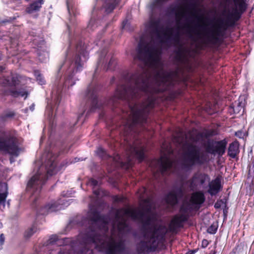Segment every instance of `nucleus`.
Returning a JSON list of instances; mask_svg holds the SVG:
<instances>
[{"mask_svg": "<svg viewBox=\"0 0 254 254\" xmlns=\"http://www.w3.org/2000/svg\"><path fill=\"white\" fill-rule=\"evenodd\" d=\"M33 197H34V195L32 196L31 199H32Z\"/></svg>", "mask_w": 254, "mask_h": 254, "instance_id": "nucleus-50", "label": "nucleus"}, {"mask_svg": "<svg viewBox=\"0 0 254 254\" xmlns=\"http://www.w3.org/2000/svg\"><path fill=\"white\" fill-rule=\"evenodd\" d=\"M44 165L39 167L27 184L28 189L39 192L49 176L56 174L59 170L56 165L55 158L49 152Z\"/></svg>", "mask_w": 254, "mask_h": 254, "instance_id": "nucleus-2", "label": "nucleus"}, {"mask_svg": "<svg viewBox=\"0 0 254 254\" xmlns=\"http://www.w3.org/2000/svg\"><path fill=\"white\" fill-rule=\"evenodd\" d=\"M168 153H172V151H170V150L168 151Z\"/></svg>", "mask_w": 254, "mask_h": 254, "instance_id": "nucleus-48", "label": "nucleus"}, {"mask_svg": "<svg viewBox=\"0 0 254 254\" xmlns=\"http://www.w3.org/2000/svg\"><path fill=\"white\" fill-rule=\"evenodd\" d=\"M64 65V64L61 65V68Z\"/></svg>", "mask_w": 254, "mask_h": 254, "instance_id": "nucleus-51", "label": "nucleus"}, {"mask_svg": "<svg viewBox=\"0 0 254 254\" xmlns=\"http://www.w3.org/2000/svg\"><path fill=\"white\" fill-rule=\"evenodd\" d=\"M37 54L41 62H46L49 58L48 52L46 51L44 41L41 40L39 45H37Z\"/></svg>", "mask_w": 254, "mask_h": 254, "instance_id": "nucleus-14", "label": "nucleus"}, {"mask_svg": "<svg viewBox=\"0 0 254 254\" xmlns=\"http://www.w3.org/2000/svg\"><path fill=\"white\" fill-rule=\"evenodd\" d=\"M195 251H190L186 253V254H194Z\"/></svg>", "mask_w": 254, "mask_h": 254, "instance_id": "nucleus-43", "label": "nucleus"}, {"mask_svg": "<svg viewBox=\"0 0 254 254\" xmlns=\"http://www.w3.org/2000/svg\"><path fill=\"white\" fill-rule=\"evenodd\" d=\"M226 142L224 140L215 142V153L222 155L225 152Z\"/></svg>", "mask_w": 254, "mask_h": 254, "instance_id": "nucleus-21", "label": "nucleus"}, {"mask_svg": "<svg viewBox=\"0 0 254 254\" xmlns=\"http://www.w3.org/2000/svg\"><path fill=\"white\" fill-rule=\"evenodd\" d=\"M13 115H14V114H13V113H9V114H7L6 115V116H6V117H12Z\"/></svg>", "mask_w": 254, "mask_h": 254, "instance_id": "nucleus-41", "label": "nucleus"}, {"mask_svg": "<svg viewBox=\"0 0 254 254\" xmlns=\"http://www.w3.org/2000/svg\"><path fill=\"white\" fill-rule=\"evenodd\" d=\"M239 152L238 142L235 141L231 143L228 148V155L232 158H235Z\"/></svg>", "mask_w": 254, "mask_h": 254, "instance_id": "nucleus-19", "label": "nucleus"}, {"mask_svg": "<svg viewBox=\"0 0 254 254\" xmlns=\"http://www.w3.org/2000/svg\"><path fill=\"white\" fill-rule=\"evenodd\" d=\"M114 202H124V198L122 196H115L113 198Z\"/></svg>", "mask_w": 254, "mask_h": 254, "instance_id": "nucleus-32", "label": "nucleus"}, {"mask_svg": "<svg viewBox=\"0 0 254 254\" xmlns=\"http://www.w3.org/2000/svg\"><path fill=\"white\" fill-rule=\"evenodd\" d=\"M235 7L232 11L229 10H224L223 15H226V20L219 19L217 24L213 26L209 35L211 40L216 41L220 37L223 35L226 28L224 26V23H234L241 17V14L246 10V6L244 0H233Z\"/></svg>", "mask_w": 254, "mask_h": 254, "instance_id": "nucleus-3", "label": "nucleus"}, {"mask_svg": "<svg viewBox=\"0 0 254 254\" xmlns=\"http://www.w3.org/2000/svg\"><path fill=\"white\" fill-rule=\"evenodd\" d=\"M221 201H217L214 205V207L216 208H220L221 207Z\"/></svg>", "mask_w": 254, "mask_h": 254, "instance_id": "nucleus-38", "label": "nucleus"}, {"mask_svg": "<svg viewBox=\"0 0 254 254\" xmlns=\"http://www.w3.org/2000/svg\"><path fill=\"white\" fill-rule=\"evenodd\" d=\"M217 229V228L215 226L211 225L208 228L207 232L210 234H214L216 233Z\"/></svg>", "mask_w": 254, "mask_h": 254, "instance_id": "nucleus-31", "label": "nucleus"}, {"mask_svg": "<svg viewBox=\"0 0 254 254\" xmlns=\"http://www.w3.org/2000/svg\"><path fill=\"white\" fill-rule=\"evenodd\" d=\"M27 111H28V109H24V112H25V113H27Z\"/></svg>", "mask_w": 254, "mask_h": 254, "instance_id": "nucleus-46", "label": "nucleus"}, {"mask_svg": "<svg viewBox=\"0 0 254 254\" xmlns=\"http://www.w3.org/2000/svg\"><path fill=\"white\" fill-rule=\"evenodd\" d=\"M184 163L189 169L194 165H201L207 161V154L193 143H186L183 146Z\"/></svg>", "mask_w": 254, "mask_h": 254, "instance_id": "nucleus-5", "label": "nucleus"}, {"mask_svg": "<svg viewBox=\"0 0 254 254\" xmlns=\"http://www.w3.org/2000/svg\"><path fill=\"white\" fill-rule=\"evenodd\" d=\"M86 96L88 99H91L93 104L96 103L97 96L96 91L93 87H89L86 93Z\"/></svg>", "mask_w": 254, "mask_h": 254, "instance_id": "nucleus-23", "label": "nucleus"}, {"mask_svg": "<svg viewBox=\"0 0 254 254\" xmlns=\"http://www.w3.org/2000/svg\"><path fill=\"white\" fill-rule=\"evenodd\" d=\"M208 245V242L206 240H203L202 242V246L203 248H205Z\"/></svg>", "mask_w": 254, "mask_h": 254, "instance_id": "nucleus-35", "label": "nucleus"}, {"mask_svg": "<svg viewBox=\"0 0 254 254\" xmlns=\"http://www.w3.org/2000/svg\"><path fill=\"white\" fill-rule=\"evenodd\" d=\"M66 4H67V10H68L69 14L70 16L71 17L69 19V20L71 22H74V19L72 18L71 15L73 14L74 16L76 14V8L73 5L72 1H71L69 0H67Z\"/></svg>", "mask_w": 254, "mask_h": 254, "instance_id": "nucleus-22", "label": "nucleus"}, {"mask_svg": "<svg viewBox=\"0 0 254 254\" xmlns=\"http://www.w3.org/2000/svg\"><path fill=\"white\" fill-rule=\"evenodd\" d=\"M175 164L169 156L166 154L162 155L159 159H155L151 161L150 166L153 171H159L162 175L169 171Z\"/></svg>", "mask_w": 254, "mask_h": 254, "instance_id": "nucleus-9", "label": "nucleus"}, {"mask_svg": "<svg viewBox=\"0 0 254 254\" xmlns=\"http://www.w3.org/2000/svg\"><path fill=\"white\" fill-rule=\"evenodd\" d=\"M44 2V0H38L34 1L26 8V12L28 13H32L39 11Z\"/></svg>", "mask_w": 254, "mask_h": 254, "instance_id": "nucleus-17", "label": "nucleus"}, {"mask_svg": "<svg viewBox=\"0 0 254 254\" xmlns=\"http://www.w3.org/2000/svg\"><path fill=\"white\" fill-rule=\"evenodd\" d=\"M10 92L11 95L15 97H17L18 96L24 97V96H25V98H26L28 94L27 91H25V90L23 88L19 89H18V90H11Z\"/></svg>", "mask_w": 254, "mask_h": 254, "instance_id": "nucleus-24", "label": "nucleus"}, {"mask_svg": "<svg viewBox=\"0 0 254 254\" xmlns=\"http://www.w3.org/2000/svg\"><path fill=\"white\" fill-rule=\"evenodd\" d=\"M58 240V237L57 235H52L48 241V245H53Z\"/></svg>", "mask_w": 254, "mask_h": 254, "instance_id": "nucleus-28", "label": "nucleus"}, {"mask_svg": "<svg viewBox=\"0 0 254 254\" xmlns=\"http://www.w3.org/2000/svg\"><path fill=\"white\" fill-rule=\"evenodd\" d=\"M191 15L197 20V22L192 26L190 24H186L185 27L187 28V33L191 39L194 38V35L199 36L201 32L198 29L204 28L206 25L204 22V17L202 16H198L194 11L190 12Z\"/></svg>", "mask_w": 254, "mask_h": 254, "instance_id": "nucleus-10", "label": "nucleus"}, {"mask_svg": "<svg viewBox=\"0 0 254 254\" xmlns=\"http://www.w3.org/2000/svg\"><path fill=\"white\" fill-rule=\"evenodd\" d=\"M33 42H34L35 44H37V41H36V39H34V40H33Z\"/></svg>", "mask_w": 254, "mask_h": 254, "instance_id": "nucleus-45", "label": "nucleus"}, {"mask_svg": "<svg viewBox=\"0 0 254 254\" xmlns=\"http://www.w3.org/2000/svg\"><path fill=\"white\" fill-rule=\"evenodd\" d=\"M88 217L89 227L79 234L75 243L81 246V254H92L93 249L105 251L106 254H124L126 244L120 235L128 230L129 218L143 224L144 239L137 245L139 252H154L164 240L165 234L156 224L150 199H142L138 208L117 209L113 219L100 215L93 208H90Z\"/></svg>", "mask_w": 254, "mask_h": 254, "instance_id": "nucleus-1", "label": "nucleus"}, {"mask_svg": "<svg viewBox=\"0 0 254 254\" xmlns=\"http://www.w3.org/2000/svg\"><path fill=\"white\" fill-rule=\"evenodd\" d=\"M127 156L125 161L117 154L114 156L113 160L115 164L122 166L127 165L130 167L132 164V160L136 158L139 161H142L144 158V148L140 141L137 140L133 143H129L127 147Z\"/></svg>", "mask_w": 254, "mask_h": 254, "instance_id": "nucleus-6", "label": "nucleus"}, {"mask_svg": "<svg viewBox=\"0 0 254 254\" xmlns=\"http://www.w3.org/2000/svg\"><path fill=\"white\" fill-rule=\"evenodd\" d=\"M4 241V237L3 234H1L0 235V243L1 245H2Z\"/></svg>", "mask_w": 254, "mask_h": 254, "instance_id": "nucleus-36", "label": "nucleus"}, {"mask_svg": "<svg viewBox=\"0 0 254 254\" xmlns=\"http://www.w3.org/2000/svg\"><path fill=\"white\" fill-rule=\"evenodd\" d=\"M215 142L214 143H208L206 146L205 149L207 152L214 154H215Z\"/></svg>", "mask_w": 254, "mask_h": 254, "instance_id": "nucleus-26", "label": "nucleus"}, {"mask_svg": "<svg viewBox=\"0 0 254 254\" xmlns=\"http://www.w3.org/2000/svg\"><path fill=\"white\" fill-rule=\"evenodd\" d=\"M96 153L98 155H99L101 157H103L104 156V155L106 154L104 149L101 148H99L97 150Z\"/></svg>", "mask_w": 254, "mask_h": 254, "instance_id": "nucleus-33", "label": "nucleus"}, {"mask_svg": "<svg viewBox=\"0 0 254 254\" xmlns=\"http://www.w3.org/2000/svg\"><path fill=\"white\" fill-rule=\"evenodd\" d=\"M35 75L36 76L37 80L38 81L39 84L41 85L45 84V81L44 78L42 77V75L39 73L38 71H36L35 72Z\"/></svg>", "mask_w": 254, "mask_h": 254, "instance_id": "nucleus-27", "label": "nucleus"}, {"mask_svg": "<svg viewBox=\"0 0 254 254\" xmlns=\"http://www.w3.org/2000/svg\"><path fill=\"white\" fill-rule=\"evenodd\" d=\"M128 23V21L127 20H125L124 21H123V23H122V28L123 29H125L126 28V27L127 26V24Z\"/></svg>", "mask_w": 254, "mask_h": 254, "instance_id": "nucleus-37", "label": "nucleus"}, {"mask_svg": "<svg viewBox=\"0 0 254 254\" xmlns=\"http://www.w3.org/2000/svg\"><path fill=\"white\" fill-rule=\"evenodd\" d=\"M19 83L18 77L17 76L12 75L11 77L4 78L2 83L4 86H16Z\"/></svg>", "mask_w": 254, "mask_h": 254, "instance_id": "nucleus-20", "label": "nucleus"}, {"mask_svg": "<svg viewBox=\"0 0 254 254\" xmlns=\"http://www.w3.org/2000/svg\"><path fill=\"white\" fill-rule=\"evenodd\" d=\"M106 54V51L105 50L103 54L100 56V60L101 61V60L102 59V58H103V57L104 56V55H105Z\"/></svg>", "mask_w": 254, "mask_h": 254, "instance_id": "nucleus-40", "label": "nucleus"}, {"mask_svg": "<svg viewBox=\"0 0 254 254\" xmlns=\"http://www.w3.org/2000/svg\"><path fill=\"white\" fill-rule=\"evenodd\" d=\"M142 190L143 191V192H145V188H143L142 189Z\"/></svg>", "mask_w": 254, "mask_h": 254, "instance_id": "nucleus-47", "label": "nucleus"}, {"mask_svg": "<svg viewBox=\"0 0 254 254\" xmlns=\"http://www.w3.org/2000/svg\"><path fill=\"white\" fill-rule=\"evenodd\" d=\"M71 75H69L68 77H67L66 78V79L65 80V82H64V85L65 86H68L69 85L72 86L74 84V83L71 82Z\"/></svg>", "mask_w": 254, "mask_h": 254, "instance_id": "nucleus-30", "label": "nucleus"}, {"mask_svg": "<svg viewBox=\"0 0 254 254\" xmlns=\"http://www.w3.org/2000/svg\"><path fill=\"white\" fill-rule=\"evenodd\" d=\"M38 229L36 225H33L28 228L25 232L24 236L26 238H30L34 233L37 232Z\"/></svg>", "mask_w": 254, "mask_h": 254, "instance_id": "nucleus-25", "label": "nucleus"}, {"mask_svg": "<svg viewBox=\"0 0 254 254\" xmlns=\"http://www.w3.org/2000/svg\"><path fill=\"white\" fill-rule=\"evenodd\" d=\"M205 200L204 194L200 191L195 192L192 194L189 202H184L180 209L181 214L176 216L172 220L170 229L172 232H175L178 228L182 227L183 222L188 219V213L192 210L198 209L199 205Z\"/></svg>", "mask_w": 254, "mask_h": 254, "instance_id": "nucleus-4", "label": "nucleus"}, {"mask_svg": "<svg viewBox=\"0 0 254 254\" xmlns=\"http://www.w3.org/2000/svg\"><path fill=\"white\" fill-rule=\"evenodd\" d=\"M143 196H142V195H140V198L141 199H142V198H143Z\"/></svg>", "mask_w": 254, "mask_h": 254, "instance_id": "nucleus-49", "label": "nucleus"}, {"mask_svg": "<svg viewBox=\"0 0 254 254\" xmlns=\"http://www.w3.org/2000/svg\"><path fill=\"white\" fill-rule=\"evenodd\" d=\"M100 190H94L93 192L96 195L98 196L100 194Z\"/></svg>", "mask_w": 254, "mask_h": 254, "instance_id": "nucleus-39", "label": "nucleus"}, {"mask_svg": "<svg viewBox=\"0 0 254 254\" xmlns=\"http://www.w3.org/2000/svg\"><path fill=\"white\" fill-rule=\"evenodd\" d=\"M30 110L31 111H33L34 110V105L33 104L31 106H30Z\"/></svg>", "mask_w": 254, "mask_h": 254, "instance_id": "nucleus-42", "label": "nucleus"}, {"mask_svg": "<svg viewBox=\"0 0 254 254\" xmlns=\"http://www.w3.org/2000/svg\"><path fill=\"white\" fill-rule=\"evenodd\" d=\"M7 195V185L5 183H0V204H4Z\"/></svg>", "mask_w": 254, "mask_h": 254, "instance_id": "nucleus-18", "label": "nucleus"}, {"mask_svg": "<svg viewBox=\"0 0 254 254\" xmlns=\"http://www.w3.org/2000/svg\"><path fill=\"white\" fill-rule=\"evenodd\" d=\"M182 195L183 189L182 187L174 189L166 196V201L171 205H174L178 202V198Z\"/></svg>", "mask_w": 254, "mask_h": 254, "instance_id": "nucleus-13", "label": "nucleus"}, {"mask_svg": "<svg viewBox=\"0 0 254 254\" xmlns=\"http://www.w3.org/2000/svg\"><path fill=\"white\" fill-rule=\"evenodd\" d=\"M209 180V176L205 174L196 173L190 181V188L191 190L195 189L198 186L202 185L207 181Z\"/></svg>", "mask_w": 254, "mask_h": 254, "instance_id": "nucleus-12", "label": "nucleus"}, {"mask_svg": "<svg viewBox=\"0 0 254 254\" xmlns=\"http://www.w3.org/2000/svg\"><path fill=\"white\" fill-rule=\"evenodd\" d=\"M0 150L11 156L10 162L12 163L15 161L13 158L17 157L22 149L18 146L16 138L9 134L3 133L0 134Z\"/></svg>", "mask_w": 254, "mask_h": 254, "instance_id": "nucleus-7", "label": "nucleus"}, {"mask_svg": "<svg viewBox=\"0 0 254 254\" xmlns=\"http://www.w3.org/2000/svg\"><path fill=\"white\" fill-rule=\"evenodd\" d=\"M87 184H88V185L95 187H96L98 186V182L97 180H96L94 179H90L89 180Z\"/></svg>", "mask_w": 254, "mask_h": 254, "instance_id": "nucleus-29", "label": "nucleus"}, {"mask_svg": "<svg viewBox=\"0 0 254 254\" xmlns=\"http://www.w3.org/2000/svg\"><path fill=\"white\" fill-rule=\"evenodd\" d=\"M64 201V200H61L60 199L57 202L47 204L44 207L41 208L40 213L42 215H46L49 212H52L59 209H61L63 208L64 206H67L68 204H66Z\"/></svg>", "mask_w": 254, "mask_h": 254, "instance_id": "nucleus-11", "label": "nucleus"}, {"mask_svg": "<svg viewBox=\"0 0 254 254\" xmlns=\"http://www.w3.org/2000/svg\"><path fill=\"white\" fill-rule=\"evenodd\" d=\"M92 22V20H91V21H90V22H89V25H88V27H89V26L91 25V24Z\"/></svg>", "mask_w": 254, "mask_h": 254, "instance_id": "nucleus-44", "label": "nucleus"}, {"mask_svg": "<svg viewBox=\"0 0 254 254\" xmlns=\"http://www.w3.org/2000/svg\"><path fill=\"white\" fill-rule=\"evenodd\" d=\"M103 2V7L107 13L111 12L120 0H100Z\"/></svg>", "mask_w": 254, "mask_h": 254, "instance_id": "nucleus-16", "label": "nucleus"}, {"mask_svg": "<svg viewBox=\"0 0 254 254\" xmlns=\"http://www.w3.org/2000/svg\"><path fill=\"white\" fill-rule=\"evenodd\" d=\"M116 62V59L113 57L111 58L109 62L108 68H111L112 66L114 65Z\"/></svg>", "mask_w": 254, "mask_h": 254, "instance_id": "nucleus-34", "label": "nucleus"}, {"mask_svg": "<svg viewBox=\"0 0 254 254\" xmlns=\"http://www.w3.org/2000/svg\"><path fill=\"white\" fill-rule=\"evenodd\" d=\"M221 188L220 180L219 178H217L209 183L208 192L211 195H214L220 190Z\"/></svg>", "mask_w": 254, "mask_h": 254, "instance_id": "nucleus-15", "label": "nucleus"}, {"mask_svg": "<svg viewBox=\"0 0 254 254\" xmlns=\"http://www.w3.org/2000/svg\"><path fill=\"white\" fill-rule=\"evenodd\" d=\"M76 51L78 54L75 57L73 61L65 62L64 63L68 67V73L71 71L74 73L82 69L84 62L86 60L88 54L85 50L84 44L79 43L76 46Z\"/></svg>", "mask_w": 254, "mask_h": 254, "instance_id": "nucleus-8", "label": "nucleus"}]
</instances>
